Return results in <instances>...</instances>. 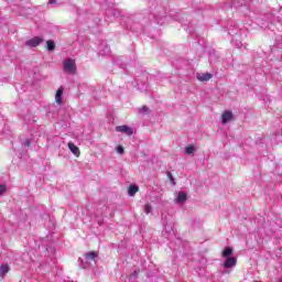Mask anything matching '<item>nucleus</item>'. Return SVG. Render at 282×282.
Wrapping results in <instances>:
<instances>
[{
  "mask_svg": "<svg viewBox=\"0 0 282 282\" xmlns=\"http://www.w3.org/2000/svg\"><path fill=\"white\" fill-rule=\"evenodd\" d=\"M63 69L65 72V74H70L72 76H74V74H76V59L74 58H67L64 61L63 63Z\"/></svg>",
  "mask_w": 282,
  "mask_h": 282,
  "instance_id": "obj_1",
  "label": "nucleus"
},
{
  "mask_svg": "<svg viewBox=\"0 0 282 282\" xmlns=\"http://www.w3.org/2000/svg\"><path fill=\"white\" fill-rule=\"evenodd\" d=\"M40 43H43V37H40V36H35L29 41L25 42V45L28 47H39V44Z\"/></svg>",
  "mask_w": 282,
  "mask_h": 282,
  "instance_id": "obj_2",
  "label": "nucleus"
},
{
  "mask_svg": "<svg viewBox=\"0 0 282 282\" xmlns=\"http://www.w3.org/2000/svg\"><path fill=\"white\" fill-rule=\"evenodd\" d=\"M186 199H188V196L185 192H178L176 198L174 199L175 204H178L180 206L186 204Z\"/></svg>",
  "mask_w": 282,
  "mask_h": 282,
  "instance_id": "obj_3",
  "label": "nucleus"
},
{
  "mask_svg": "<svg viewBox=\"0 0 282 282\" xmlns=\"http://www.w3.org/2000/svg\"><path fill=\"white\" fill-rule=\"evenodd\" d=\"M236 265H237V258L235 257L225 258L224 268H226L227 270H230V268H235Z\"/></svg>",
  "mask_w": 282,
  "mask_h": 282,
  "instance_id": "obj_4",
  "label": "nucleus"
},
{
  "mask_svg": "<svg viewBox=\"0 0 282 282\" xmlns=\"http://www.w3.org/2000/svg\"><path fill=\"white\" fill-rule=\"evenodd\" d=\"M116 131L118 133H126V135H133V130L129 126H118Z\"/></svg>",
  "mask_w": 282,
  "mask_h": 282,
  "instance_id": "obj_5",
  "label": "nucleus"
},
{
  "mask_svg": "<svg viewBox=\"0 0 282 282\" xmlns=\"http://www.w3.org/2000/svg\"><path fill=\"white\" fill-rule=\"evenodd\" d=\"M196 78L200 83H206V82L210 80V78H213V74H210V73H197Z\"/></svg>",
  "mask_w": 282,
  "mask_h": 282,
  "instance_id": "obj_6",
  "label": "nucleus"
},
{
  "mask_svg": "<svg viewBox=\"0 0 282 282\" xmlns=\"http://www.w3.org/2000/svg\"><path fill=\"white\" fill-rule=\"evenodd\" d=\"M232 118H234L232 112L225 111L221 115V124H228V122H230V120H232Z\"/></svg>",
  "mask_w": 282,
  "mask_h": 282,
  "instance_id": "obj_7",
  "label": "nucleus"
},
{
  "mask_svg": "<svg viewBox=\"0 0 282 282\" xmlns=\"http://www.w3.org/2000/svg\"><path fill=\"white\" fill-rule=\"evenodd\" d=\"M55 101L57 105H63V87H59L55 95Z\"/></svg>",
  "mask_w": 282,
  "mask_h": 282,
  "instance_id": "obj_8",
  "label": "nucleus"
},
{
  "mask_svg": "<svg viewBox=\"0 0 282 282\" xmlns=\"http://www.w3.org/2000/svg\"><path fill=\"white\" fill-rule=\"evenodd\" d=\"M68 149H69V151L73 152V154L76 155V158H78L80 155V149H78V147H76V144H74L73 142L68 143Z\"/></svg>",
  "mask_w": 282,
  "mask_h": 282,
  "instance_id": "obj_9",
  "label": "nucleus"
},
{
  "mask_svg": "<svg viewBox=\"0 0 282 282\" xmlns=\"http://www.w3.org/2000/svg\"><path fill=\"white\" fill-rule=\"evenodd\" d=\"M138 191H140V187H138V185H130L128 188V195L130 197H133V195H135V193H138Z\"/></svg>",
  "mask_w": 282,
  "mask_h": 282,
  "instance_id": "obj_10",
  "label": "nucleus"
},
{
  "mask_svg": "<svg viewBox=\"0 0 282 282\" xmlns=\"http://www.w3.org/2000/svg\"><path fill=\"white\" fill-rule=\"evenodd\" d=\"M232 257V247H227L225 248V250L223 251V258L224 259H228Z\"/></svg>",
  "mask_w": 282,
  "mask_h": 282,
  "instance_id": "obj_11",
  "label": "nucleus"
},
{
  "mask_svg": "<svg viewBox=\"0 0 282 282\" xmlns=\"http://www.w3.org/2000/svg\"><path fill=\"white\" fill-rule=\"evenodd\" d=\"M231 43H235L236 47H238V50H241L243 47V44L241 43V41H239V35H236L231 39Z\"/></svg>",
  "mask_w": 282,
  "mask_h": 282,
  "instance_id": "obj_12",
  "label": "nucleus"
},
{
  "mask_svg": "<svg viewBox=\"0 0 282 282\" xmlns=\"http://www.w3.org/2000/svg\"><path fill=\"white\" fill-rule=\"evenodd\" d=\"M10 272V267L8 264H1L0 267V276H6Z\"/></svg>",
  "mask_w": 282,
  "mask_h": 282,
  "instance_id": "obj_13",
  "label": "nucleus"
},
{
  "mask_svg": "<svg viewBox=\"0 0 282 282\" xmlns=\"http://www.w3.org/2000/svg\"><path fill=\"white\" fill-rule=\"evenodd\" d=\"M24 122H26L28 128H30L31 124H34L36 120H34V116L29 115L24 118Z\"/></svg>",
  "mask_w": 282,
  "mask_h": 282,
  "instance_id": "obj_14",
  "label": "nucleus"
},
{
  "mask_svg": "<svg viewBox=\"0 0 282 282\" xmlns=\"http://www.w3.org/2000/svg\"><path fill=\"white\" fill-rule=\"evenodd\" d=\"M46 45H47L46 47H47L48 52H54V50L56 48V44L54 43V41L48 40L46 42Z\"/></svg>",
  "mask_w": 282,
  "mask_h": 282,
  "instance_id": "obj_15",
  "label": "nucleus"
},
{
  "mask_svg": "<svg viewBox=\"0 0 282 282\" xmlns=\"http://www.w3.org/2000/svg\"><path fill=\"white\" fill-rule=\"evenodd\" d=\"M185 153H186V155H195V147H193V145H187V147L185 148Z\"/></svg>",
  "mask_w": 282,
  "mask_h": 282,
  "instance_id": "obj_16",
  "label": "nucleus"
},
{
  "mask_svg": "<svg viewBox=\"0 0 282 282\" xmlns=\"http://www.w3.org/2000/svg\"><path fill=\"white\" fill-rule=\"evenodd\" d=\"M96 257H98V254H96V252H94V251L86 253L87 261H94V259H96Z\"/></svg>",
  "mask_w": 282,
  "mask_h": 282,
  "instance_id": "obj_17",
  "label": "nucleus"
},
{
  "mask_svg": "<svg viewBox=\"0 0 282 282\" xmlns=\"http://www.w3.org/2000/svg\"><path fill=\"white\" fill-rule=\"evenodd\" d=\"M150 213H153V207L151 204L147 203L145 204V215H149Z\"/></svg>",
  "mask_w": 282,
  "mask_h": 282,
  "instance_id": "obj_18",
  "label": "nucleus"
},
{
  "mask_svg": "<svg viewBox=\"0 0 282 282\" xmlns=\"http://www.w3.org/2000/svg\"><path fill=\"white\" fill-rule=\"evenodd\" d=\"M149 112V107L143 106L141 108H139V113H148Z\"/></svg>",
  "mask_w": 282,
  "mask_h": 282,
  "instance_id": "obj_19",
  "label": "nucleus"
},
{
  "mask_svg": "<svg viewBox=\"0 0 282 282\" xmlns=\"http://www.w3.org/2000/svg\"><path fill=\"white\" fill-rule=\"evenodd\" d=\"M154 19H155L158 25H163L164 24V22L162 21V18L155 15Z\"/></svg>",
  "mask_w": 282,
  "mask_h": 282,
  "instance_id": "obj_20",
  "label": "nucleus"
},
{
  "mask_svg": "<svg viewBox=\"0 0 282 282\" xmlns=\"http://www.w3.org/2000/svg\"><path fill=\"white\" fill-rule=\"evenodd\" d=\"M117 153H119V155H122V153H124V148H122V145L117 147Z\"/></svg>",
  "mask_w": 282,
  "mask_h": 282,
  "instance_id": "obj_21",
  "label": "nucleus"
},
{
  "mask_svg": "<svg viewBox=\"0 0 282 282\" xmlns=\"http://www.w3.org/2000/svg\"><path fill=\"white\" fill-rule=\"evenodd\" d=\"M165 232H173V227L165 225Z\"/></svg>",
  "mask_w": 282,
  "mask_h": 282,
  "instance_id": "obj_22",
  "label": "nucleus"
},
{
  "mask_svg": "<svg viewBox=\"0 0 282 282\" xmlns=\"http://www.w3.org/2000/svg\"><path fill=\"white\" fill-rule=\"evenodd\" d=\"M32 144V139H26L24 142V147H30Z\"/></svg>",
  "mask_w": 282,
  "mask_h": 282,
  "instance_id": "obj_23",
  "label": "nucleus"
},
{
  "mask_svg": "<svg viewBox=\"0 0 282 282\" xmlns=\"http://www.w3.org/2000/svg\"><path fill=\"white\" fill-rule=\"evenodd\" d=\"M6 193V185H0V196Z\"/></svg>",
  "mask_w": 282,
  "mask_h": 282,
  "instance_id": "obj_24",
  "label": "nucleus"
},
{
  "mask_svg": "<svg viewBox=\"0 0 282 282\" xmlns=\"http://www.w3.org/2000/svg\"><path fill=\"white\" fill-rule=\"evenodd\" d=\"M169 177H170V180H171V183H172L173 185H175V180L173 178V174L169 173Z\"/></svg>",
  "mask_w": 282,
  "mask_h": 282,
  "instance_id": "obj_25",
  "label": "nucleus"
},
{
  "mask_svg": "<svg viewBox=\"0 0 282 282\" xmlns=\"http://www.w3.org/2000/svg\"><path fill=\"white\" fill-rule=\"evenodd\" d=\"M109 52H111V50L109 48V46H106V51H104L102 54H109Z\"/></svg>",
  "mask_w": 282,
  "mask_h": 282,
  "instance_id": "obj_26",
  "label": "nucleus"
},
{
  "mask_svg": "<svg viewBox=\"0 0 282 282\" xmlns=\"http://www.w3.org/2000/svg\"><path fill=\"white\" fill-rule=\"evenodd\" d=\"M48 3H50L51 6H54V3H56V0H50Z\"/></svg>",
  "mask_w": 282,
  "mask_h": 282,
  "instance_id": "obj_27",
  "label": "nucleus"
},
{
  "mask_svg": "<svg viewBox=\"0 0 282 282\" xmlns=\"http://www.w3.org/2000/svg\"><path fill=\"white\" fill-rule=\"evenodd\" d=\"M132 274L133 276H138V271H134Z\"/></svg>",
  "mask_w": 282,
  "mask_h": 282,
  "instance_id": "obj_28",
  "label": "nucleus"
},
{
  "mask_svg": "<svg viewBox=\"0 0 282 282\" xmlns=\"http://www.w3.org/2000/svg\"><path fill=\"white\" fill-rule=\"evenodd\" d=\"M209 61H210V63H213V55L209 56Z\"/></svg>",
  "mask_w": 282,
  "mask_h": 282,
  "instance_id": "obj_29",
  "label": "nucleus"
}]
</instances>
